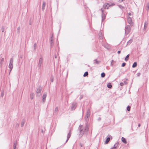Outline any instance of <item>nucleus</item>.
I'll list each match as a JSON object with an SVG mask.
<instances>
[{
	"instance_id": "c756f323",
	"label": "nucleus",
	"mask_w": 149,
	"mask_h": 149,
	"mask_svg": "<svg viewBox=\"0 0 149 149\" xmlns=\"http://www.w3.org/2000/svg\"><path fill=\"white\" fill-rule=\"evenodd\" d=\"M148 25V23L147 22L145 21V24H144V28H146Z\"/></svg>"
},
{
	"instance_id": "5fc2aeb1",
	"label": "nucleus",
	"mask_w": 149,
	"mask_h": 149,
	"mask_svg": "<svg viewBox=\"0 0 149 149\" xmlns=\"http://www.w3.org/2000/svg\"><path fill=\"white\" fill-rule=\"evenodd\" d=\"M120 51H119L118 52V54H120Z\"/></svg>"
},
{
	"instance_id": "3c124183",
	"label": "nucleus",
	"mask_w": 149,
	"mask_h": 149,
	"mask_svg": "<svg viewBox=\"0 0 149 149\" xmlns=\"http://www.w3.org/2000/svg\"><path fill=\"white\" fill-rule=\"evenodd\" d=\"M123 0H119V2H120V3H121V2H123Z\"/></svg>"
},
{
	"instance_id": "b1692460",
	"label": "nucleus",
	"mask_w": 149,
	"mask_h": 149,
	"mask_svg": "<svg viewBox=\"0 0 149 149\" xmlns=\"http://www.w3.org/2000/svg\"><path fill=\"white\" fill-rule=\"evenodd\" d=\"M137 65V63L136 62H134L133 64V65L132 66V67L133 68H134L136 67Z\"/></svg>"
},
{
	"instance_id": "1a4fd4ad",
	"label": "nucleus",
	"mask_w": 149,
	"mask_h": 149,
	"mask_svg": "<svg viewBox=\"0 0 149 149\" xmlns=\"http://www.w3.org/2000/svg\"><path fill=\"white\" fill-rule=\"evenodd\" d=\"M103 7L104 9H108L109 7V4L108 3H105L103 5Z\"/></svg>"
},
{
	"instance_id": "bb28decb",
	"label": "nucleus",
	"mask_w": 149,
	"mask_h": 149,
	"mask_svg": "<svg viewBox=\"0 0 149 149\" xmlns=\"http://www.w3.org/2000/svg\"><path fill=\"white\" fill-rule=\"evenodd\" d=\"M108 3L109 4V7L110 6H114L115 5L114 3Z\"/></svg>"
},
{
	"instance_id": "4468645a",
	"label": "nucleus",
	"mask_w": 149,
	"mask_h": 149,
	"mask_svg": "<svg viewBox=\"0 0 149 149\" xmlns=\"http://www.w3.org/2000/svg\"><path fill=\"white\" fill-rule=\"evenodd\" d=\"M8 67H9V68L10 69V73L11 71L13 69V65L9 64Z\"/></svg>"
},
{
	"instance_id": "423d86ee",
	"label": "nucleus",
	"mask_w": 149,
	"mask_h": 149,
	"mask_svg": "<svg viewBox=\"0 0 149 149\" xmlns=\"http://www.w3.org/2000/svg\"><path fill=\"white\" fill-rule=\"evenodd\" d=\"M47 96V94L46 93H45L42 96V101L43 102H45V100L46 99Z\"/></svg>"
},
{
	"instance_id": "603ef678",
	"label": "nucleus",
	"mask_w": 149,
	"mask_h": 149,
	"mask_svg": "<svg viewBox=\"0 0 149 149\" xmlns=\"http://www.w3.org/2000/svg\"><path fill=\"white\" fill-rule=\"evenodd\" d=\"M79 145L81 147H82L83 145L81 143H80Z\"/></svg>"
},
{
	"instance_id": "de8ad7c7",
	"label": "nucleus",
	"mask_w": 149,
	"mask_h": 149,
	"mask_svg": "<svg viewBox=\"0 0 149 149\" xmlns=\"http://www.w3.org/2000/svg\"><path fill=\"white\" fill-rule=\"evenodd\" d=\"M123 83H124V84H127V82L126 81H124V82Z\"/></svg>"
},
{
	"instance_id": "052dcab7",
	"label": "nucleus",
	"mask_w": 149,
	"mask_h": 149,
	"mask_svg": "<svg viewBox=\"0 0 149 149\" xmlns=\"http://www.w3.org/2000/svg\"><path fill=\"white\" fill-rule=\"evenodd\" d=\"M108 136H111L110 135H108Z\"/></svg>"
},
{
	"instance_id": "8fccbe9b",
	"label": "nucleus",
	"mask_w": 149,
	"mask_h": 149,
	"mask_svg": "<svg viewBox=\"0 0 149 149\" xmlns=\"http://www.w3.org/2000/svg\"><path fill=\"white\" fill-rule=\"evenodd\" d=\"M101 10L102 13H103L104 10H103V9L102 8H101Z\"/></svg>"
},
{
	"instance_id": "f8f14e48",
	"label": "nucleus",
	"mask_w": 149,
	"mask_h": 149,
	"mask_svg": "<svg viewBox=\"0 0 149 149\" xmlns=\"http://www.w3.org/2000/svg\"><path fill=\"white\" fill-rule=\"evenodd\" d=\"M88 127H89V125H88V123H86V125L85 129L86 131L87 132L88 131V129H89Z\"/></svg>"
},
{
	"instance_id": "5701e85b",
	"label": "nucleus",
	"mask_w": 149,
	"mask_h": 149,
	"mask_svg": "<svg viewBox=\"0 0 149 149\" xmlns=\"http://www.w3.org/2000/svg\"><path fill=\"white\" fill-rule=\"evenodd\" d=\"M129 56H130V54H128L126 56V57L125 59V60L126 61H128V60L129 59Z\"/></svg>"
},
{
	"instance_id": "473e14b6",
	"label": "nucleus",
	"mask_w": 149,
	"mask_h": 149,
	"mask_svg": "<svg viewBox=\"0 0 149 149\" xmlns=\"http://www.w3.org/2000/svg\"><path fill=\"white\" fill-rule=\"evenodd\" d=\"M4 61V58H2L1 60V61L0 62V64L1 65L3 63V62Z\"/></svg>"
},
{
	"instance_id": "37998d69",
	"label": "nucleus",
	"mask_w": 149,
	"mask_h": 149,
	"mask_svg": "<svg viewBox=\"0 0 149 149\" xmlns=\"http://www.w3.org/2000/svg\"><path fill=\"white\" fill-rule=\"evenodd\" d=\"M4 30V27L3 26L1 28V31H2V32H3Z\"/></svg>"
},
{
	"instance_id": "a211bd4d",
	"label": "nucleus",
	"mask_w": 149,
	"mask_h": 149,
	"mask_svg": "<svg viewBox=\"0 0 149 149\" xmlns=\"http://www.w3.org/2000/svg\"><path fill=\"white\" fill-rule=\"evenodd\" d=\"M133 39H131L129 40L127 43V45H130L133 42Z\"/></svg>"
},
{
	"instance_id": "f257e3e1",
	"label": "nucleus",
	"mask_w": 149,
	"mask_h": 149,
	"mask_svg": "<svg viewBox=\"0 0 149 149\" xmlns=\"http://www.w3.org/2000/svg\"><path fill=\"white\" fill-rule=\"evenodd\" d=\"M43 58L42 56H40L39 58V61L38 64V67L40 69V68L42 65V64L43 62Z\"/></svg>"
},
{
	"instance_id": "bf43d9fd",
	"label": "nucleus",
	"mask_w": 149,
	"mask_h": 149,
	"mask_svg": "<svg viewBox=\"0 0 149 149\" xmlns=\"http://www.w3.org/2000/svg\"><path fill=\"white\" fill-rule=\"evenodd\" d=\"M125 80H126V81L127 80V79H125Z\"/></svg>"
},
{
	"instance_id": "e433bc0d",
	"label": "nucleus",
	"mask_w": 149,
	"mask_h": 149,
	"mask_svg": "<svg viewBox=\"0 0 149 149\" xmlns=\"http://www.w3.org/2000/svg\"><path fill=\"white\" fill-rule=\"evenodd\" d=\"M33 46H34V49L35 50V49H36V46H37L36 43H35L34 44Z\"/></svg>"
},
{
	"instance_id": "7ed1b4c3",
	"label": "nucleus",
	"mask_w": 149,
	"mask_h": 149,
	"mask_svg": "<svg viewBox=\"0 0 149 149\" xmlns=\"http://www.w3.org/2000/svg\"><path fill=\"white\" fill-rule=\"evenodd\" d=\"M79 127V131L80 132V135L81 136H82L84 134V131L83 130V126L82 125H80Z\"/></svg>"
},
{
	"instance_id": "393cba45",
	"label": "nucleus",
	"mask_w": 149,
	"mask_h": 149,
	"mask_svg": "<svg viewBox=\"0 0 149 149\" xmlns=\"http://www.w3.org/2000/svg\"><path fill=\"white\" fill-rule=\"evenodd\" d=\"M4 91L3 90H2L1 91V97H3L4 95Z\"/></svg>"
},
{
	"instance_id": "c85d7f7f",
	"label": "nucleus",
	"mask_w": 149,
	"mask_h": 149,
	"mask_svg": "<svg viewBox=\"0 0 149 149\" xmlns=\"http://www.w3.org/2000/svg\"><path fill=\"white\" fill-rule=\"evenodd\" d=\"M88 75V73L87 72H86L84 74V77H86Z\"/></svg>"
},
{
	"instance_id": "a19ab883",
	"label": "nucleus",
	"mask_w": 149,
	"mask_h": 149,
	"mask_svg": "<svg viewBox=\"0 0 149 149\" xmlns=\"http://www.w3.org/2000/svg\"><path fill=\"white\" fill-rule=\"evenodd\" d=\"M124 84V83L123 82H121L120 83V85L121 86H123Z\"/></svg>"
},
{
	"instance_id": "412c9836",
	"label": "nucleus",
	"mask_w": 149,
	"mask_h": 149,
	"mask_svg": "<svg viewBox=\"0 0 149 149\" xmlns=\"http://www.w3.org/2000/svg\"><path fill=\"white\" fill-rule=\"evenodd\" d=\"M13 58H11L10 60V63L9 64L11 65H13Z\"/></svg>"
},
{
	"instance_id": "ddd939ff",
	"label": "nucleus",
	"mask_w": 149,
	"mask_h": 149,
	"mask_svg": "<svg viewBox=\"0 0 149 149\" xmlns=\"http://www.w3.org/2000/svg\"><path fill=\"white\" fill-rule=\"evenodd\" d=\"M16 145H17V141H15L14 142L13 145V148H14V149H16Z\"/></svg>"
},
{
	"instance_id": "58836bf2",
	"label": "nucleus",
	"mask_w": 149,
	"mask_h": 149,
	"mask_svg": "<svg viewBox=\"0 0 149 149\" xmlns=\"http://www.w3.org/2000/svg\"><path fill=\"white\" fill-rule=\"evenodd\" d=\"M20 27L19 26L17 27V31L18 32H19L20 31Z\"/></svg>"
},
{
	"instance_id": "aec40b11",
	"label": "nucleus",
	"mask_w": 149,
	"mask_h": 149,
	"mask_svg": "<svg viewBox=\"0 0 149 149\" xmlns=\"http://www.w3.org/2000/svg\"><path fill=\"white\" fill-rule=\"evenodd\" d=\"M110 137H107L105 141V144L108 143L109 142L110 140Z\"/></svg>"
},
{
	"instance_id": "680f3d73",
	"label": "nucleus",
	"mask_w": 149,
	"mask_h": 149,
	"mask_svg": "<svg viewBox=\"0 0 149 149\" xmlns=\"http://www.w3.org/2000/svg\"><path fill=\"white\" fill-rule=\"evenodd\" d=\"M31 23H30V25H31Z\"/></svg>"
},
{
	"instance_id": "79ce46f5",
	"label": "nucleus",
	"mask_w": 149,
	"mask_h": 149,
	"mask_svg": "<svg viewBox=\"0 0 149 149\" xmlns=\"http://www.w3.org/2000/svg\"><path fill=\"white\" fill-rule=\"evenodd\" d=\"M147 7L148 8V10L149 9V3H148L146 5Z\"/></svg>"
},
{
	"instance_id": "7c9ffc66",
	"label": "nucleus",
	"mask_w": 149,
	"mask_h": 149,
	"mask_svg": "<svg viewBox=\"0 0 149 149\" xmlns=\"http://www.w3.org/2000/svg\"><path fill=\"white\" fill-rule=\"evenodd\" d=\"M50 81H51V82H52L53 81V80H54V77L52 76L51 77H50Z\"/></svg>"
},
{
	"instance_id": "4be33fe9",
	"label": "nucleus",
	"mask_w": 149,
	"mask_h": 149,
	"mask_svg": "<svg viewBox=\"0 0 149 149\" xmlns=\"http://www.w3.org/2000/svg\"><path fill=\"white\" fill-rule=\"evenodd\" d=\"M112 87V86L111 85V83H109L107 85V87L108 88H111Z\"/></svg>"
},
{
	"instance_id": "13d9d810",
	"label": "nucleus",
	"mask_w": 149,
	"mask_h": 149,
	"mask_svg": "<svg viewBox=\"0 0 149 149\" xmlns=\"http://www.w3.org/2000/svg\"><path fill=\"white\" fill-rule=\"evenodd\" d=\"M82 98V97H80V99H81Z\"/></svg>"
},
{
	"instance_id": "f03ea898",
	"label": "nucleus",
	"mask_w": 149,
	"mask_h": 149,
	"mask_svg": "<svg viewBox=\"0 0 149 149\" xmlns=\"http://www.w3.org/2000/svg\"><path fill=\"white\" fill-rule=\"evenodd\" d=\"M131 29L130 26V25H127L126 26L125 29V34L127 35L130 32Z\"/></svg>"
},
{
	"instance_id": "f704fd0d",
	"label": "nucleus",
	"mask_w": 149,
	"mask_h": 149,
	"mask_svg": "<svg viewBox=\"0 0 149 149\" xmlns=\"http://www.w3.org/2000/svg\"><path fill=\"white\" fill-rule=\"evenodd\" d=\"M118 6L121 9H123L124 8L123 6H122L121 5H119Z\"/></svg>"
},
{
	"instance_id": "6ab92c4d",
	"label": "nucleus",
	"mask_w": 149,
	"mask_h": 149,
	"mask_svg": "<svg viewBox=\"0 0 149 149\" xmlns=\"http://www.w3.org/2000/svg\"><path fill=\"white\" fill-rule=\"evenodd\" d=\"M34 94L33 93H31L30 94V97L31 99L32 100L34 97Z\"/></svg>"
},
{
	"instance_id": "864d4df0",
	"label": "nucleus",
	"mask_w": 149,
	"mask_h": 149,
	"mask_svg": "<svg viewBox=\"0 0 149 149\" xmlns=\"http://www.w3.org/2000/svg\"><path fill=\"white\" fill-rule=\"evenodd\" d=\"M128 15H131V13H128Z\"/></svg>"
},
{
	"instance_id": "9b49d317",
	"label": "nucleus",
	"mask_w": 149,
	"mask_h": 149,
	"mask_svg": "<svg viewBox=\"0 0 149 149\" xmlns=\"http://www.w3.org/2000/svg\"><path fill=\"white\" fill-rule=\"evenodd\" d=\"M105 17L106 16L105 14L104 13H102V21H104L105 18Z\"/></svg>"
},
{
	"instance_id": "4c0bfd02",
	"label": "nucleus",
	"mask_w": 149,
	"mask_h": 149,
	"mask_svg": "<svg viewBox=\"0 0 149 149\" xmlns=\"http://www.w3.org/2000/svg\"><path fill=\"white\" fill-rule=\"evenodd\" d=\"M24 123H25L24 121L23 120L22 121V123H21V126L22 127L23 126V125H24Z\"/></svg>"
},
{
	"instance_id": "0eeeda50",
	"label": "nucleus",
	"mask_w": 149,
	"mask_h": 149,
	"mask_svg": "<svg viewBox=\"0 0 149 149\" xmlns=\"http://www.w3.org/2000/svg\"><path fill=\"white\" fill-rule=\"evenodd\" d=\"M71 130H70V132H69V133H68V134L67 135V139L66 140V142H65V143L67 142L68 141V140L70 138V137L71 136Z\"/></svg>"
},
{
	"instance_id": "09e8293b",
	"label": "nucleus",
	"mask_w": 149,
	"mask_h": 149,
	"mask_svg": "<svg viewBox=\"0 0 149 149\" xmlns=\"http://www.w3.org/2000/svg\"><path fill=\"white\" fill-rule=\"evenodd\" d=\"M140 74H141L140 72H138L137 74V76H139L140 75Z\"/></svg>"
},
{
	"instance_id": "ea45409f",
	"label": "nucleus",
	"mask_w": 149,
	"mask_h": 149,
	"mask_svg": "<svg viewBox=\"0 0 149 149\" xmlns=\"http://www.w3.org/2000/svg\"><path fill=\"white\" fill-rule=\"evenodd\" d=\"M126 63H122V67H123L124 66H125V65H126Z\"/></svg>"
},
{
	"instance_id": "2eb2a0df",
	"label": "nucleus",
	"mask_w": 149,
	"mask_h": 149,
	"mask_svg": "<svg viewBox=\"0 0 149 149\" xmlns=\"http://www.w3.org/2000/svg\"><path fill=\"white\" fill-rule=\"evenodd\" d=\"M50 44H51V47H53L54 45V42H53V39H50Z\"/></svg>"
},
{
	"instance_id": "a18cd8bd",
	"label": "nucleus",
	"mask_w": 149,
	"mask_h": 149,
	"mask_svg": "<svg viewBox=\"0 0 149 149\" xmlns=\"http://www.w3.org/2000/svg\"><path fill=\"white\" fill-rule=\"evenodd\" d=\"M53 34H52V36L50 37V39H53Z\"/></svg>"
},
{
	"instance_id": "6e6552de",
	"label": "nucleus",
	"mask_w": 149,
	"mask_h": 149,
	"mask_svg": "<svg viewBox=\"0 0 149 149\" xmlns=\"http://www.w3.org/2000/svg\"><path fill=\"white\" fill-rule=\"evenodd\" d=\"M76 107V103H73L72 104L71 108L72 110H74Z\"/></svg>"
},
{
	"instance_id": "c9c22d12",
	"label": "nucleus",
	"mask_w": 149,
	"mask_h": 149,
	"mask_svg": "<svg viewBox=\"0 0 149 149\" xmlns=\"http://www.w3.org/2000/svg\"><path fill=\"white\" fill-rule=\"evenodd\" d=\"M58 111V107H56L55 108V110H54V112H57Z\"/></svg>"
},
{
	"instance_id": "a878e982",
	"label": "nucleus",
	"mask_w": 149,
	"mask_h": 149,
	"mask_svg": "<svg viewBox=\"0 0 149 149\" xmlns=\"http://www.w3.org/2000/svg\"><path fill=\"white\" fill-rule=\"evenodd\" d=\"M94 63H96L97 64H98L100 63V61H97L96 60H95L94 61Z\"/></svg>"
},
{
	"instance_id": "dca6fc26",
	"label": "nucleus",
	"mask_w": 149,
	"mask_h": 149,
	"mask_svg": "<svg viewBox=\"0 0 149 149\" xmlns=\"http://www.w3.org/2000/svg\"><path fill=\"white\" fill-rule=\"evenodd\" d=\"M45 5H46L44 1H43V3H42V10H44L45 9Z\"/></svg>"
},
{
	"instance_id": "2f4dec72",
	"label": "nucleus",
	"mask_w": 149,
	"mask_h": 149,
	"mask_svg": "<svg viewBox=\"0 0 149 149\" xmlns=\"http://www.w3.org/2000/svg\"><path fill=\"white\" fill-rule=\"evenodd\" d=\"M105 75V74L104 72H102L101 74V76L102 77H104Z\"/></svg>"
},
{
	"instance_id": "9d476101",
	"label": "nucleus",
	"mask_w": 149,
	"mask_h": 149,
	"mask_svg": "<svg viewBox=\"0 0 149 149\" xmlns=\"http://www.w3.org/2000/svg\"><path fill=\"white\" fill-rule=\"evenodd\" d=\"M41 88L40 87H39L38 88L36 91L37 93L38 94L39 93H40L41 91Z\"/></svg>"
},
{
	"instance_id": "39448f33",
	"label": "nucleus",
	"mask_w": 149,
	"mask_h": 149,
	"mask_svg": "<svg viewBox=\"0 0 149 149\" xmlns=\"http://www.w3.org/2000/svg\"><path fill=\"white\" fill-rule=\"evenodd\" d=\"M90 116V109H88L86 113L85 117L89 118Z\"/></svg>"
},
{
	"instance_id": "49530a36",
	"label": "nucleus",
	"mask_w": 149,
	"mask_h": 149,
	"mask_svg": "<svg viewBox=\"0 0 149 149\" xmlns=\"http://www.w3.org/2000/svg\"><path fill=\"white\" fill-rule=\"evenodd\" d=\"M113 61V60H112L111 61V66H113V64L112 63V62Z\"/></svg>"
},
{
	"instance_id": "f3484780",
	"label": "nucleus",
	"mask_w": 149,
	"mask_h": 149,
	"mask_svg": "<svg viewBox=\"0 0 149 149\" xmlns=\"http://www.w3.org/2000/svg\"><path fill=\"white\" fill-rule=\"evenodd\" d=\"M121 140L123 142L125 143H127L126 140V139L123 137H122L121 138Z\"/></svg>"
},
{
	"instance_id": "c03bdc74",
	"label": "nucleus",
	"mask_w": 149,
	"mask_h": 149,
	"mask_svg": "<svg viewBox=\"0 0 149 149\" xmlns=\"http://www.w3.org/2000/svg\"><path fill=\"white\" fill-rule=\"evenodd\" d=\"M41 132L43 133V134H44V131H43V129H41Z\"/></svg>"
},
{
	"instance_id": "20e7f679",
	"label": "nucleus",
	"mask_w": 149,
	"mask_h": 149,
	"mask_svg": "<svg viewBox=\"0 0 149 149\" xmlns=\"http://www.w3.org/2000/svg\"><path fill=\"white\" fill-rule=\"evenodd\" d=\"M127 21L129 24L131 25H132L133 22L132 21V18L128 16L127 17Z\"/></svg>"
},
{
	"instance_id": "6e6d98bb",
	"label": "nucleus",
	"mask_w": 149,
	"mask_h": 149,
	"mask_svg": "<svg viewBox=\"0 0 149 149\" xmlns=\"http://www.w3.org/2000/svg\"><path fill=\"white\" fill-rule=\"evenodd\" d=\"M101 120V119L100 118H99L98 119V120L99 121H100V120Z\"/></svg>"
},
{
	"instance_id": "cd10ccee",
	"label": "nucleus",
	"mask_w": 149,
	"mask_h": 149,
	"mask_svg": "<svg viewBox=\"0 0 149 149\" xmlns=\"http://www.w3.org/2000/svg\"><path fill=\"white\" fill-rule=\"evenodd\" d=\"M89 118H87V117H85V120L87 123H88V121Z\"/></svg>"
},
{
	"instance_id": "72a5a7b5",
	"label": "nucleus",
	"mask_w": 149,
	"mask_h": 149,
	"mask_svg": "<svg viewBox=\"0 0 149 149\" xmlns=\"http://www.w3.org/2000/svg\"><path fill=\"white\" fill-rule=\"evenodd\" d=\"M131 107L130 106H128L127 107V110L128 111H129L130 110Z\"/></svg>"
},
{
	"instance_id": "4d7b16f0",
	"label": "nucleus",
	"mask_w": 149,
	"mask_h": 149,
	"mask_svg": "<svg viewBox=\"0 0 149 149\" xmlns=\"http://www.w3.org/2000/svg\"><path fill=\"white\" fill-rule=\"evenodd\" d=\"M140 126H141V125H140V124H139L138 125V127H140Z\"/></svg>"
}]
</instances>
